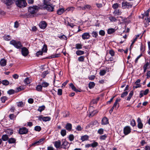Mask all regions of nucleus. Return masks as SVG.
<instances>
[{
  "label": "nucleus",
  "instance_id": "25",
  "mask_svg": "<svg viewBox=\"0 0 150 150\" xmlns=\"http://www.w3.org/2000/svg\"><path fill=\"white\" fill-rule=\"evenodd\" d=\"M42 86L40 84L38 85L36 87V90L39 92L42 91Z\"/></svg>",
  "mask_w": 150,
  "mask_h": 150
},
{
  "label": "nucleus",
  "instance_id": "11",
  "mask_svg": "<svg viewBox=\"0 0 150 150\" xmlns=\"http://www.w3.org/2000/svg\"><path fill=\"white\" fill-rule=\"evenodd\" d=\"M90 37V34L88 33H83L81 36L83 40L89 39Z\"/></svg>",
  "mask_w": 150,
  "mask_h": 150
},
{
  "label": "nucleus",
  "instance_id": "47",
  "mask_svg": "<svg viewBox=\"0 0 150 150\" xmlns=\"http://www.w3.org/2000/svg\"><path fill=\"white\" fill-rule=\"evenodd\" d=\"M41 129V128L40 126H36L34 128V130L36 131L39 132Z\"/></svg>",
  "mask_w": 150,
  "mask_h": 150
},
{
  "label": "nucleus",
  "instance_id": "44",
  "mask_svg": "<svg viewBox=\"0 0 150 150\" xmlns=\"http://www.w3.org/2000/svg\"><path fill=\"white\" fill-rule=\"evenodd\" d=\"M8 137L7 135H4L2 136V139L4 141H7L8 139Z\"/></svg>",
  "mask_w": 150,
  "mask_h": 150
},
{
  "label": "nucleus",
  "instance_id": "51",
  "mask_svg": "<svg viewBox=\"0 0 150 150\" xmlns=\"http://www.w3.org/2000/svg\"><path fill=\"white\" fill-rule=\"evenodd\" d=\"M106 73V71L105 70H100V75L101 76L104 75Z\"/></svg>",
  "mask_w": 150,
  "mask_h": 150
},
{
  "label": "nucleus",
  "instance_id": "4",
  "mask_svg": "<svg viewBox=\"0 0 150 150\" xmlns=\"http://www.w3.org/2000/svg\"><path fill=\"white\" fill-rule=\"evenodd\" d=\"M89 115V116L90 117L93 116L95 114L97 113L98 111L97 110H94L93 107L91 106L89 107L88 110Z\"/></svg>",
  "mask_w": 150,
  "mask_h": 150
},
{
  "label": "nucleus",
  "instance_id": "9",
  "mask_svg": "<svg viewBox=\"0 0 150 150\" xmlns=\"http://www.w3.org/2000/svg\"><path fill=\"white\" fill-rule=\"evenodd\" d=\"M21 53L22 55L26 57L29 54V52L28 49L25 47H23L21 49Z\"/></svg>",
  "mask_w": 150,
  "mask_h": 150
},
{
  "label": "nucleus",
  "instance_id": "7",
  "mask_svg": "<svg viewBox=\"0 0 150 150\" xmlns=\"http://www.w3.org/2000/svg\"><path fill=\"white\" fill-rule=\"evenodd\" d=\"M28 132V129L25 127H23L19 128L18 132L20 134H23L27 133Z\"/></svg>",
  "mask_w": 150,
  "mask_h": 150
},
{
  "label": "nucleus",
  "instance_id": "50",
  "mask_svg": "<svg viewBox=\"0 0 150 150\" xmlns=\"http://www.w3.org/2000/svg\"><path fill=\"white\" fill-rule=\"evenodd\" d=\"M104 130L103 128H100L98 131V133L100 134H102L103 133Z\"/></svg>",
  "mask_w": 150,
  "mask_h": 150
},
{
  "label": "nucleus",
  "instance_id": "1",
  "mask_svg": "<svg viewBox=\"0 0 150 150\" xmlns=\"http://www.w3.org/2000/svg\"><path fill=\"white\" fill-rule=\"evenodd\" d=\"M40 8L39 6H34L29 7L28 11L31 14H33L37 13Z\"/></svg>",
  "mask_w": 150,
  "mask_h": 150
},
{
  "label": "nucleus",
  "instance_id": "52",
  "mask_svg": "<svg viewBox=\"0 0 150 150\" xmlns=\"http://www.w3.org/2000/svg\"><path fill=\"white\" fill-rule=\"evenodd\" d=\"M59 38L61 39L62 40H66L67 38L64 35H62L60 36H59Z\"/></svg>",
  "mask_w": 150,
  "mask_h": 150
},
{
  "label": "nucleus",
  "instance_id": "63",
  "mask_svg": "<svg viewBox=\"0 0 150 150\" xmlns=\"http://www.w3.org/2000/svg\"><path fill=\"white\" fill-rule=\"evenodd\" d=\"M62 89H59L58 90L57 94L58 95L60 96L62 94Z\"/></svg>",
  "mask_w": 150,
  "mask_h": 150
},
{
  "label": "nucleus",
  "instance_id": "13",
  "mask_svg": "<svg viewBox=\"0 0 150 150\" xmlns=\"http://www.w3.org/2000/svg\"><path fill=\"white\" fill-rule=\"evenodd\" d=\"M137 122L138 123V127L140 129H142L143 127V124L142 123L141 119L139 118H138L137 119Z\"/></svg>",
  "mask_w": 150,
  "mask_h": 150
},
{
  "label": "nucleus",
  "instance_id": "31",
  "mask_svg": "<svg viewBox=\"0 0 150 150\" xmlns=\"http://www.w3.org/2000/svg\"><path fill=\"white\" fill-rule=\"evenodd\" d=\"M1 83L4 85L7 86L9 84V82L7 80H4L2 81Z\"/></svg>",
  "mask_w": 150,
  "mask_h": 150
},
{
  "label": "nucleus",
  "instance_id": "3",
  "mask_svg": "<svg viewBox=\"0 0 150 150\" xmlns=\"http://www.w3.org/2000/svg\"><path fill=\"white\" fill-rule=\"evenodd\" d=\"M10 44L13 45L17 49H20L22 47L21 43L19 41H16L14 40H12L10 42Z\"/></svg>",
  "mask_w": 150,
  "mask_h": 150
},
{
  "label": "nucleus",
  "instance_id": "39",
  "mask_svg": "<svg viewBox=\"0 0 150 150\" xmlns=\"http://www.w3.org/2000/svg\"><path fill=\"white\" fill-rule=\"evenodd\" d=\"M91 144V147L93 148L96 147L98 145V143L97 142L94 141L93 143Z\"/></svg>",
  "mask_w": 150,
  "mask_h": 150
},
{
  "label": "nucleus",
  "instance_id": "33",
  "mask_svg": "<svg viewBox=\"0 0 150 150\" xmlns=\"http://www.w3.org/2000/svg\"><path fill=\"white\" fill-rule=\"evenodd\" d=\"M84 53L83 51L78 50L76 52V54L78 55H81L83 54Z\"/></svg>",
  "mask_w": 150,
  "mask_h": 150
},
{
  "label": "nucleus",
  "instance_id": "32",
  "mask_svg": "<svg viewBox=\"0 0 150 150\" xmlns=\"http://www.w3.org/2000/svg\"><path fill=\"white\" fill-rule=\"evenodd\" d=\"M95 86V83L94 82H90L88 84V87L91 89L93 88Z\"/></svg>",
  "mask_w": 150,
  "mask_h": 150
},
{
  "label": "nucleus",
  "instance_id": "41",
  "mask_svg": "<svg viewBox=\"0 0 150 150\" xmlns=\"http://www.w3.org/2000/svg\"><path fill=\"white\" fill-rule=\"evenodd\" d=\"M16 141V139L13 138H10L8 140V142L10 143H13L15 142Z\"/></svg>",
  "mask_w": 150,
  "mask_h": 150
},
{
  "label": "nucleus",
  "instance_id": "61",
  "mask_svg": "<svg viewBox=\"0 0 150 150\" xmlns=\"http://www.w3.org/2000/svg\"><path fill=\"white\" fill-rule=\"evenodd\" d=\"M43 54V52L42 51H40L37 52L36 54V56L37 57H38L40 55H42Z\"/></svg>",
  "mask_w": 150,
  "mask_h": 150
},
{
  "label": "nucleus",
  "instance_id": "21",
  "mask_svg": "<svg viewBox=\"0 0 150 150\" xmlns=\"http://www.w3.org/2000/svg\"><path fill=\"white\" fill-rule=\"evenodd\" d=\"M113 13L115 16H116L120 15L122 12L119 10L116 9L114 11Z\"/></svg>",
  "mask_w": 150,
  "mask_h": 150
},
{
  "label": "nucleus",
  "instance_id": "20",
  "mask_svg": "<svg viewBox=\"0 0 150 150\" xmlns=\"http://www.w3.org/2000/svg\"><path fill=\"white\" fill-rule=\"evenodd\" d=\"M70 86L71 87L72 89L76 92H80V91L76 88L72 83H71L70 84Z\"/></svg>",
  "mask_w": 150,
  "mask_h": 150
},
{
  "label": "nucleus",
  "instance_id": "24",
  "mask_svg": "<svg viewBox=\"0 0 150 150\" xmlns=\"http://www.w3.org/2000/svg\"><path fill=\"white\" fill-rule=\"evenodd\" d=\"M65 128L67 130L70 131L72 128V125L69 123L67 124L65 126Z\"/></svg>",
  "mask_w": 150,
  "mask_h": 150
},
{
  "label": "nucleus",
  "instance_id": "54",
  "mask_svg": "<svg viewBox=\"0 0 150 150\" xmlns=\"http://www.w3.org/2000/svg\"><path fill=\"white\" fill-rule=\"evenodd\" d=\"M92 34L93 37L95 38H96L98 35L97 32L96 31H93Z\"/></svg>",
  "mask_w": 150,
  "mask_h": 150
},
{
  "label": "nucleus",
  "instance_id": "58",
  "mask_svg": "<svg viewBox=\"0 0 150 150\" xmlns=\"http://www.w3.org/2000/svg\"><path fill=\"white\" fill-rule=\"evenodd\" d=\"M7 100V98L5 96L2 97L1 98V100L2 103H4Z\"/></svg>",
  "mask_w": 150,
  "mask_h": 150
},
{
  "label": "nucleus",
  "instance_id": "28",
  "mask_svg": "<svg viewBox=\"0 0 150 150\" xmlns=\"http://www.w3.org/2000/svg\"><path fill=\"white\" fill-rule=\"evenodd\" d=\"M115 31L114 29L111 28L108 29V33L109 34H111L114 33Z\"/></svg>",
  "mask_w": 150,
  "mask_h": 150
},
{
  "label": "nucleus",
  "instance_id": "15",
  "mask_svg": "<svg viewBox=\"0 0 150 150\" xmlns=\"http://www.w3.org/2000/svg\"><path fill=\"white\" fill-rule=\"evenodd\" d=\"M108 119L106 117H104L101 121V124L102 125H105L108 124Z\"/></svg>",
  "mask_w": 150,
  "mask_h": 150
},
{
  "label": "nucleus",
  "instance_id": "14",
  "mask_svg": "<svg viewBox=\"0 0 150 150\" xmlns=\"http://www.w3.org/2000/svg\"><path fill=\"white\" fill-rule=\"evenodd\" d=\"M47 26V23L44 21H41L39 24V26L42 29H45Z\"/></svg>",
  "mask_w": 150,
  "mask_h": 150
},
{
  "label": "nucleus",
  "instance_id": "46",
  "mask_svg": "<svg viewBox=\"0 0 150 150\" xmlns=\"http://www.w3.org/2000/svg\"><path fill=\"white\" fill-rule=\"evenodd\" d=\"M30 81L28 77L26 78L24 80V83L27 84L30 83Z\"/></svg>",
  "mask_w": 150,
  "mask_h": 150
},
{
  "label": "nucleus",
  "instance_id": "12",
  "mask_svg": "<svg viewBox=\"0 0 150 150\" xmlns=\"http://www.w3.org/2000/svg\"><path fill=\"white\" fill-rule=\"evenodd\" d=\"M120 99H117L116 100L114 104V105L112 107L115 108L116 110L119 107V105L118 103L120 101Z\"/></svg>",
  "mask_w": 150,
  "mask_h": 150
},
{
  "label": "nucleus",
  "instance_id": "64",
  "mask_svg": "<svg viewBox=\"0 0 150 150\" xmlns=\"http://www.w3.org/2000/svg\"><path fill=\"white\" fill-rule=\"evenodd\" d=\"M109 53L112 56H114L115 55V52L113 50H110Z\"/></svg>",
  "mask_w": 150,
  "mask_h": 150
},
{
  "label": "nucleus",
  "instance_id": "23",
  "mask_svg": "<svg viewBox=\"0 0 150 150\" xmlns=\"http://www.w3.org/2000/svg\"><path fill=\"white\" fill-rule=\"evenodd\" d=\"M6 64V61L4 59H2L1 60V66L4 67Z\"/></svg>",
  "mask_w": 150,
  "mask_h": 150
},
{
  "label": "nucleus",
  "instance_id": "62",
  "mask_svg": "<svg viewBox=\"0 0 150 150\" xmlns=\"http://www.w3.org/2000/svg\"><path fill=\"white\" fill-rule=\"evenodd\" d=\"M128 94V92L125 91L123 92L121 94V97L122 98H123L125 96H126Z\"/></svg>",
  "mask_w": 150,
  "mask_h": 150
},
{
  "label": "nucleus",
  "instance_id": "34",
  "mask_svg": "<svg viewBox=\"0 0 150 150\" xmlns=\"http://www.w3.org/2000/svg\"><path fill=\"white\" fill-rule=\"evenodd\" d=\"M59 54H55L52 55H51L49 56L48 58L49 59L54 58L56 57H59Z\"/></svg>",
  "mask_w": 150,
  "mask_h": 150
},
{
  "label": "nucleus",
  "instance_id": "53",
  "mask_svg": "<svg viewBox=\"0 0 150 150\" xmlns=\"http://www.w3.org/2000/svg\"><path fill=\"white\" fill-rule=\"evenodd\" d=\"M84 57L82 56L78 58V60L79 62H83L84 61Z\"/></svg>",
  "mask_w": 150,
  "mask_h": 150
},
{
  "label": "nucleus",
  "instance_id": "27",
  "mask_svg": "<svg viewBox=\"0 0 150 150\" xmlns=\"http://www.w3.org/2000/svg\"><path fill=\"white\" fill-rule=\"evenodd\" d=\"M6 132L9 135H11L13 133V130L10 129H7L6 131Z\"/></svg>",
  "mask_w": 150,
  "mask_h": 150
},
{
  "label": "nucleus",
  "instance_id": "5",
  "mask_svg": "<svg viewBox=\"0 0 150 150\" xmlns=\"http://www.w3.org/2000/svg\"><path fill=\"white\" fill-rule=\"evenodd\" d=\"M99 125V124L98 122L96 121H95L93 122H91L86 126L87 127H91L92 128H94L98 126Z\"/></svg>",
  "mask_w": 150,
  "mask_h": 150
},
{
  "label": "nucleus",
  "instance_id": "56",
  "mask_svg": "<svg viewBox=\"0 0 150 150\" xmlns=\"http://www.w3.org/2000/svg\"><path fill=\"white\" fill-rule=\"evenodd\" d=\"M100 35L101 36H104L105 35V32L104 30H101L99 33Z\"/></svg>",
  "mask_w": 150,
  "mask_h": 150
},
{
  "label": "nucleus",
  "instance_id": "37",
  "mask_svg": "<svg viewBox=\"0 0 150 150\" xmlns=\"http://www.w3.org/2000/svg\"><path fill=\"white\" fill-rule=\"evenodd\" d=\"M109 20L112 22H116L117 19L114 16H111L109 18Z\"/></svg>",
  "mask_w": 150,
  "mask_h": 150
},
{
  "label": "nucleus",
  "instance_id": "60",
  "mask_svg": "<svg viewBox=\"0 0 150 150\" xmlns=\"http://www.w3.org/2000/svg\"><path fill=\"white\" fill-rule=\"evenodd\" d=\"M74 137L73 134H70L69 135V138L71 141H72L74 139Z\"/></svg>",
  "mask_w": 150,
  "mask_h": 150
},
{
  "label": "nucleus",
  "instance_id": "30",
  "mask_svg": "<svg viewBox=\"0 0 150 150\" xmlns=\"http://www.w3.org/2000/svg\"><path fill=\"white\" fill-rule=\"evenodd\" d=\"M68 145H69V143L67 141H66L65 140H63V143L62 144V146H65V147H64V148H66V147L67 146H68Z\"/></svg>",
  "mask_w": 150,
  "mask_h": 150
},
{
  "label": "nucleus",
  "instance_id": "43",
  "mask_svg": "<svg viewBox=\"0 0 150 150\" xmlns=\"http://www.w3.org/2000/svg\"><path fill=\"white\" fill-rule=\"evenodd\" d=\"M130 124L133 127L135 126L136 125V122L135 120L134 119H132L130 121Z\"/></svg>",
  "mask_w": 150,
  "mask_h": 150
},
{
  "label": "nucleus",
  "instance_id": "59",
  "mask_svg": "<svg viewBox=\"0 0 150 150\" xmlns=\"http://www.w3.org/2000/svg\"><path fill=\"white\" fill-rule=\"evenodd\" d=\"M14 93L15 91L13 89H10L8 91V93L10 95L14 94Z\"/></svg>",
  "mask_w": 150,
  "mask_h": 150
},
{
  "label": "nucleus",
  "instance_id": "48",
  "mask_svg": "<svg viewBox=\"0 0 150 150\" xmlns=\"http://www.w3.org/2000/svg\"><path fill=\"white\" fill-rule=\"evenodd\" d=\"M61 134L62 136H64L66 134V131L65 129H62L61 131Z\"/></svg>",
  "mask_w": 150,
  "mask_h": 150
},
{
  "label": "nucleus",
  "instance_id": "26",
  "mask_svg": "<svg viewBox=\"0 0 150 150\" xmlns=\"http://www.w3.org/2000/svg\"><path fill=\"white\" fill-rule=\"evenodd\" d=\"M64 9L63 8L58 9L57 11V13L58 15H61L64 11Z\"/></svg>",
  "mask_w": 150,
  "mask_h": 150
},
{
  "label": "nucleus",
  "instance_id": "18",
  "mask_svg": "<svg viewBox=\"0 0 150 150\" xmlns=\"http://www.w3.org/2000/svg\"><path fill=\"white\" fill-rule=\"evenodd\" d=\"M54 144L55 147L57 149L59 148L61 144L60 141L59 140L55 142Z\"/></svg>",
  "mask_w": 150,
  "mask_h": 150
},
{
  "label": "nucleus",
  "instance_id": "40",
  "mask_svg": "<svg viewBox=\"0 0 150 150\" xmlns=\"http://www.w3.org/2000/svg\"><path fill=\"white\" fill-rule=\"evenodd\" d=\"M51 120V118L49 117H44L43 121L47 122Z\"/></svg>",
  "mask_w": 150,
  "mask_h": 150
},
{
  "label": "nucleus",
  "instance_id": "22",
  "mask_svg": "<svg viewBox=\"0 0 150 150\" xmlns=\"http://www.w3.org/2000/svg\"><path fill=\"white\" fill-rule=\"evenodd\" d=\"M88 138L89 136L87 135H86L81 136V139L82 142H83L88 140Z\"/></svg>",
  "mask_w": 150,
  "mask_h": 150
},
{
  "label": "nucleus",
  "instance_id": "16",
  "mask_svg": "<svg viewBox=\"0 0 150 150\" xmlns=\"http://www.w3.org/2000/svg\"><path fill=\"white\" fill-rule=\"evenodd\" d=\"M5 3L8 6L11 5L14 1L15 0H4Z\"/></svg>",
  "mask_w": 150,
  "mask_h": 150
},
{
  "label": "nucleus",
  "instance_id": "2",
  "mask_svg": "<svg viewBox=\"0 0 150 150\" xmlns=\"http://www.w3.org/2000/svg\"><path fill=\"white\" fill-rule=\"evenodd\" d=\"M16 3L19 7H24L27 5L25 0H17L16 1Z\"/></svg>",
  "mask_w": 150,
  "mask_h": 150
},
{
  "label": "nucleus",
  "instance_id": "29",
  "mask_svg": "<svg viewBox=\"0 0 150 150\" xmlns=\"http://www.w3.org/2000/svg\"><path fill=\"white\" fill-rule=\"evenodd\" d=\"M41 85L42 87L45 88L48 86L49 85V83L46 82H43L42 83Z\"/></svg>",
  "mask_w": 150,
  "mask_h": 150
},
{
  "label": "nucleus",
  "instance_id": "8",
  "mask_svg": "<svg viewBox=\"0 0 150 150\" xmlns=\"http://www.w3.org/2000/svg\"><path fill=\"white\" fill-rule=\"evenodd\" d=\"M131 129L129 126H126L124 127L123 129V133L125 135H127L130 133Z\"/></svg>",
  "mask_w": 150,
  "mask_h": 150
},
{
  "label": "nucleus",
  "instance_id": "35",
  "mask_svg": "<svg viewBox=\"0 0 150 150\" xmlns=\"http://www.w3.org/2000/svg\"><path fill=\"white\" fill-rule=\"evenodd\" d=\"M16 116L13 114H10L9 115V117L11 120H14L16 119Z\"/></svg>",
  "mask_w": 150,
  "mask_h": 150
},
{
  "label": "nucleus",
  "instance_id": "36",
  "mask_svg": "<svg viewBox=\"0 0 150 150\" xmlns=\"http://www.w3.org/2000/svg\"><path fill=\"white\" fill-rule=\"evenodd\" d=\"M82 45L81 44H76L75 45V48L77 49H80L82 48Z\"/></svg>",
  "mask_w": 150,
  "mask_h": 150
},
{
  "label": "nucleus",
  "instance_id": "55",
  "mask_svg": "<svg viewBox=\"0 0 150 150\" xmlns=\"http://www.w3.org/2000/svg\"><path fill=\"white\" fill-rule=\"evenodd\" d=\"M119 6V4L117 3L114 4L112 6V7L115 10Z\"/></svg>",
  "mask_w": 150,
  "mask_h": 150
},
{
  "label": "nucleus",
  "instance_id": "19",
  "mask_svg": "<svg viewBox=\"0 0 150 150\" xmlns=\"http://www.w3.org/2000/svg\"><path fill=\"white\" fill-rule=\"evenodd\" d=\"M3 39L6 41H9L11 39V37L9 35H5L3 37Z\"/></svg>",
  "mask_w": 150,
  "mask_h": 150
},
{
  "label": "nucleus",
  "instance_id": "38",
  "mask_svg": "<svg viewBox=\"0 0 150 150\" xmlns=\"http://www.w3.org/2000/svg\"><path fill=\"white\" fill-rule=\"evenodd\" d=\"M107 136L106 134H105L103 135H101L99 137L100 139L101 140H105L107 137Z\"/></svg>",
  "mask_w": 150,
  "mask_h": 150
},
{
  "label": "nucleus",
  "instance_id": "6",
  "mask_svg": "<svg viewBox=\"0 0 150 150\" xmlns=\"http://www.w3.org/2000/svg\"><path fill=\"white\" fill-rule=\"evenodd\" d=\"M122 6L124 8H131L132 7V4L126 1H123L122 4Z\"/></svg>",
  "mask_w": 150,
  "mask_h": 150
},
{
  "label": "nucleus",
  "instance_id": "57",
  "mask_svg": "<svg viewBox=\"0 0 150 150\" xmlns=\"http://www.w3.org/2000/svg\"><path fill=\"white\" fill-rule=\"evenodd\" d=\"M140 50L142 51V52H144L145 50V46H143L142 43L141 44Z\"/></svg>",
  "mask_w": 150,
  "mask_h": 150
},
{
  "label": "nucleus",
  "instance_id": "45",
  "mask_svg": "<svg viewBox=\"0 0 150 150\" xmlns=\"http://www.w3.org/2000/svg\"><path fill=\"white\" fill-rule=\"evenodd\" d=\"M17 106L18 107H22L24 106V103L22 101L19 102L18 103H17Z\"/></svg>",
  "mask_w": 150,
  "mask_h": 150
},
{
  "label": "nucleus",
  "instance_id": "10",
  "mask_svg": "<svg viewBox=\"0 0 150 150\" xmlns=\"http://www.w3.org/2000/svg\"><path fill=\"white\" fill-rule=\"evenodd\" d=\"M44 6V8H45L48 11L51 12L54 11V7L51 4V5L48 4L46 6Z\"/></svg>",
  "mask_w": 150,
  "mask_h": 150
},
{
  "label": "nucleus",
  "instance_id": "17",
  "mask_svg": "<svg viewBox=\"0 0 150 150\" xmlns=\"http://www.w3.org/2000/svg\"><path fill=\"white\" fill-rule=\"evenodd\" d=\"M78 8H79L80 10L81 9L83 10H85L86 8L89 9H91V6L89 5H86L85 6H84L83 7H81L80 6H79Z\"/></svg>",
  "mask_w": 150,
  "mask_h": 150
},
{
  "label": "nucleus",
  "instance_id": "42",
  "mask_svg": "<svg viewBox=\"0 0 150 150\" xmlns=\"http://www.w3.org/2000/svg\"><path fill=\"white\" fill-rule=\"evenodd\" d=\"M45 106L44 105H42L39 107L38 109V110L40 112H41L45 109Z\"/></svg>",
  "mask_w": 150,
  "mask_h": 150
},
{
  "label": "nucleus",
  "instance_id": "49",
  "mask_svg": "<svg viewBox=\"0 0 150 150\" xmlns=\"http://www.w3.org/2000/svg\"><path fill=\"white\" fill-rule=\"evenodd\" d=\"M45 140V138H42L40 139L39 140H37L38 142V144L39 145L42 144L43 143V141Z\"/></svg>",
  "mask_w": 150,
  "mask_h": 150
}]
</instances>
